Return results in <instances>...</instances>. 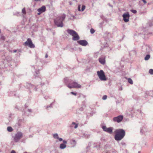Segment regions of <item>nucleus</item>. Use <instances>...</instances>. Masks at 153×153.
Listing matches in <instances>:
<instances>
[{"mask_svg": "<svg viewBox=\"0 0 153 153\" xmlns=\"http://www.w3.org/2000/svg\"><path fill=\"white\" fill-rule=\"evenodd\" d=\"M102 128L103 131L111 134L112 133L113 128L112 127L107 128L105 126H102Z\"/></svg>", "mask_w": 153, "mask_h": 153, "instance_id": "nucleus-10", "label": "nucleus"}, {"mask_svg": "<svg viewBox=\"0 0 153 153\" xmlns=\"http://www.w3.org/2000/svg\"><path fill=\"white\" fill-rule=\"evenodd\" d=\"M140 131L143 134H145L147 131V129L145 127L143 126L141 128Z\"/></svg>", "mask_w": 153, "mask_h": 153, "instance_id": "nucleus-15", "label": "nucleus"}, {"mask_svg": "<svg viewBox=\"0 0 153 153\" xmlns=\"http://www.w3.org/2000/svg\"><path fill=\"white\" fill-rule=\"evenodd\" d=\"M143 48L145 50H143V51L146 53H149L151 51L150 48L149 46H143Z\"/></svg>", "mask_w": 153, "mask_h": 153, "instance_id": "nucleus-12", "label": "nucleus"}, {"mask_svg": "<svg viewBox=\"0 0 153 153\" xmlns=\"http://www.w3.org/2000/svg\"><path fill=\"white\" fill-rule=\"evenodd\" d=\"M123 118V116L122 115H120L117 117L113 118V121L114 122L119 123L122 121Z\"/></svg>", "mask_w": 153, "mask_h": 153, "instance_id": "nucleus-8", "label": "nucleus"}, {"mask_svg": "<svg viewBox=\"0 0 153 153\" xmlns=\"http://www.w3.org/2000/svg\"><path fill=\"white\" fill-rule=\"evenodd\" d=\"M80 7H81L80 5H79L78 6V10L79 11H81Z\"/></svg>", "mask_w": 153, "mask_h": 153, "instance_id": "nucleus-35", "label": "nucleus"}, {"mask_svg": "<svg viewBox=\"0 0 153 153\" xmlns=\"http://www.w3.org/2000/svg\"><path fill=\"white\" fill-rule=\"evenodd\" d=\"M149 73L151 74H153V69H150L149 71Z\"/></svg>", "mask_w": 153, "mask_h": 153, "instance_id": "nucleus-27", "label": "nucleus"}, {"mask_svg": "<svg viewBox=\"0 0 153 153\" xmlns=\"http://www.w3.org/2000/svg\"><path fill=\"white\" fill-rule=\"evenodd\" d=\"M48 56V55L47 54H46L45 56V58H47Z\"/></svg>", "mask_w": 153, "mask_h": 153, "instance_id": "nucleus-43", "label": "nucleus"}, {"mask_svg": "<svg viewBox=\"0 0 153 153\" xmlns=\"http://www.w3.org/2000/svg\"><path fill=\"white\" fill-rule=\"evenodd\" d=\"M32 67V68H34V69H35V67L34 66H33Z\"/></svg>", "mask_w": 153, "mask_h": 153, "instance_id": "nucleus-48", "label": "nucleus"}, {"mask_svg": "<svg viewBox=\"0 0 153 153\" xmlns=\"http://www.w3.org/2000/svg\"><path fill=\"white\" fill-rule=\"evenodd\" d=\"M22 12L24 14H25L26 13V11L25 8H24L22 9Z\"/></svg>", "mask_w": 153, "mask_h": 153, "instance_id": "nucleus-31", "label": "nucleus"}, {"mask_svg": "<svg viewBox=\"0 0 153 153\" xmlns=\"http://www.w3.org/2000/svg\"><path fill=\"white\" fill-rule=\"evenodd\" d=\"M115 135L114 136V138L117 141L121 140L125 135V131L123 129H117L115 131Z\"/></svg>", "mask_w": 153, "mask_h": 153, "instance_id": "nucleus-2", "label": "nucleus"}, {"mask_svg": "<svg viewBox=\"0 0 153 153\" xmlns=\"http://www.w3.org/2000/svg\"><path fill=\"white\" fill-rule=\"evenodd\" d=\"M53 103H51L50 105L49 106H47L46 107V108L47 109H48V108H51L52 107V105L53 104Z\"/></svg>", "mask_w": 153, "mask_h": 153, "instance_id": "nucleus-33", "label": "nucleus"}, {"mask_svg": "<svg viewBox=\"0 0 153 153\" xmlns=\"http://www.w3.org/2000/svg\"><path fill=\"white\" fill-rule=\"evenodd\" d=\"M67 31L68 33L73 36V40L77 41L80 39L79 36L77 33L74 30L68 29L67 30Z\"/></svg>", "mask_w": 153, "mask_h": 153, "instance_id": "nucleus-4", "label": "nucleus"}, {"mask_svg": "<svg viewBox=\"0 0 153 153\" xmlns=\"http://www.w3.org/2000/svg\"><path fill=\"white\" fill-rule=\"evenodd\" d=\"M64 82L68 87L70 88H80L81 85L77 82L71 79H69L67 77L64 79Z\"/></svg>", "mask_w": 153, "mask_h": 153, "instance_id": "nucleus-1", "label": "nucleus"}, {"mask_svg": "<svg viewBox=\"0 0 153 153\" xmlns=\"http://www.w3.org/2000/svg\"><path fill=\"white\" fill-rule=\"evenodd\" d=\"M46 10V7L45 6H43L41 8L38 9L37 10V11L40 13H42L44 12Z\"/></svg>", "mask_w": 153, "mask_h": 153, "instance_id": "nucleus-13", "label": "nucleus"}, {"mask_svg": "<svg viewBox=\"0 0 153 153\" xmlns=\"http://www.w3.org/2000/svg\"><path fill=\"white\" fill-rule=\"evenodd\" d=\"M71 93L74 95H76V93L74 92H71Z\"/></svg>", "mask_w": 153, "mask_h": 153, "instance_id": "nucleus-36", "label": "nucleus"}, {"mask_svg": "<svg viewBox=\"0 0 153 153\" xmlns=\"http://www.w3.org/2000/svg\"><path fill=\"white\" fill-rule=\"evenodd\" d=\"M41 13H40V12H39V13H37V14L39 15H40Z\"/></svg>", "mask_w": 153, "mask_h": 153, "instance_id": "nucleus-49", "label": "nucleus"}, {"mask_svg": "<svg viewBox=\"0 0 153 153\" xmlns=\"http://www.w3.org/2000/svg\"><path fill=\"white\" fill-rule=\"evenodd\" d=\"M53 138L55 139H58L59 138V137L58 136V135L57 134V133L54 134L53 135Z\"/></svg>", "mask_w": 153, "mask_h": 153, "instance_id": "nucleus-20", "label": "nucleus"}, {"mask_svg": "<svg viewBox=\"0 0 153 153\" xmlns=\"http://www.w3.org/2000/svg\"><path fill=\"white\" fill-rule=\"evenodd\" d=\"M28 85L30 86L31 85L30 84H28Z\"/></svg>", "mask_w": 153, "mask_h": 153, "instance_id": "nucleus-52", "label": "nucleus"}, {"mask_svg": "<svg viewBox=\"0 0 153 153\" xmlns=\"http://www.w3.org/2000/svg\"><path fill=\"white\" fill-rule=\"evenodd\" d=\"M102 23H101L100 24V27L101 28L102 27Z\"/></svg>", "mask_w": 153, "mask_h": 153, "instance_id": "nucleus-45", "label": "nucleus"}, {"mask_svg": "<svg viewBox=\"0 0 153 153\" xmlns=\"http://www.w3.org/2000/svg\"><path fill=\"white\" fill-rule=\"evenodd\" d=\"M17 50H14L13 51V53H16L17 52Z\"/></svg>", "mask_w": 153, "mask_h": 153, "instance_id": "nucleus-44", "label": "nucleus"}, {"mask_svg": "<svg viewBox=\"0 0 153 153\" xmlns=\"http://www.w3.org/2000/svg\"><path fill=\"white\" fill-rule=\"evenodd\" d=\"M23 133L20 131H18L14 137V141L16 143L18 142L23 137Z\"/></svg>", "mask_w": 153, "mask_h": 153, "instance_id": "nucleus-5", "label": "nucleus"}, {"mask_svg": "<svg viewBox=\"0 0 153 153\" xmlns=\"http://www.w3.org/2000/svg\"><path fill=\"white\" fill-rule=\"evenodd\" d=\"M107 98V96L106 95L103 96L102 97V99L103 100H105Z\"/></svg>", "mask_w": 153, "mask_h": 153, "instance_id": "nucleus-30", "label": "nucleus"}, {"mask_svg": "<svg viewBox=\"0 0 153 153\" xmlns=\"http://www.w3.org/2000/svg\"><path fill=\"white\" fill-rule=\"evenodd\" d=\"M63 143L64 144H66L67 143V141L65 140H63Z\"/></svg>", "mask_w": 153, "mask_h": 153, "instance_id": "nucleus-39", "label": "nucleus"}, {"mask_svg": "<svg viewBox=\"0 0 153 153\" xmlns=\"http://www.w3.org/2000/svg\"><path fill=\"white\" fill-rule=\"evenodd\" d=\"M1 30H0V35H1Z\"/></svg>", "mask_w": 153, "mask_h": 153, "instance_id": "nucleus-50", "label": "nucleus"}, {"mask_svg": "<svg viewBox=\"0 0 153 153\" xmlns=\"http://www.w3.org/2000/svg\"><path fill=\"white\" fill-rule=\"evenodd\" d=\"M6 58L8 61H10L12 60L11 58L9 56H7Z\"/></svg>", "mask_w": 153, "mask_h": 153, "instance_id": "nucleus-24", "label": "nucleus"}, {"mask_svg": "<svg viewBox=\"0 0 153 153\" xmlns=\"http://www.w3.org/2000/svg\"><path fill=\"white\" fill-rule=\"evenodd\" d=\"M65 18V15L63 14L56 17L54 20L55 25L57 27H62L63 26V21Z\"/></svg>", "mask_w": 153, "mask_h": 153, "instance_id": "nucleus-3", "label": "nucleus"}, {"mask_svg": "<svg viewBox=\"0 0 153 153\" xmlns=\"http://www.w3.org/2000/svg\"><path fill=\"white\" fill-rule=\"evenodd\" d=\"M90 32L91 34H93L95 32V30L92 28L90 30Z\"/></svg>", "mask_w": 153, "mask_h": 153, "instance_id": "nucleus-26", "label": "nucleus"}, {"mask_svg": "<svg viewBox=\"0 0 153 153\" xmlns=\"http://www.w3.org/2000/svg\"><path fill=\"white\" fill-rule=\"evenodd\" d=\"M7 130L9 132H11L13 131V129L11 127L8 126L7 128Z\"/></svg>", "mask_w": 153, "mask_h": 153, "instance_id": "nucleus-22", "label": "nucleus"}, {"mask_svg": "<svg viewBox=\"0 0 153 153\" xmlns=\"http://www.w3.org/2000/svg\"><path fill=\"white\" fill-rule=\"evenodd\" d=\"M18 126H20V124H18Z\"/></svg>", "mask_w": 153, "mask_h": 153, "instance_id": "nucleus-54", "label": "nucleus"}, {"mask_svg": "<svg viewBox=\"0 0 153 153\" xmlns=\"http://www.w3.org/2000/svg\"><path fill=\"white\" fill-rule=\"evenodd\" d=\"M25 46H28L30 48H34L35 47L34 45L33 44L32 40L30 38H28L27 40L24 43Z\"/></svg>", "mask_w": 153, "mask_h": 153, "instance_id": "nucleus-7", "label": "nucleus"}, {"mask_svg": "<svg viewBox=\"0 0 153 153\" xmlns=\"http://www.w3.org/2000/svg\"><path fill=\"white\" fill-rule=\"evenodd\" d=\"M34 90H35V91H36L37 90L36 87H35V88H34Z\"/></svg>", "mask_w": 153, "mask_h": 153, "instance_id": "nucleus-47", "label": "nucleus"}, {"mask_svg": "<svg viewBox=\"0 0 153 153\" xmlns=\"http://www.w3.org/2000/svg\"><path fill=\"white\" fill-rule=\"evenodd\" d=\"M131 11L132 13H137V11L136 10H131Z\"/></svg>", "mask_w": 153, "mask_h": 153, "instance_id": "nucleus-32", "label": "nucleus"}, {"mask_svg": "<svg viewBox=\"0 0 153 153\" xmlns=\"http://www.w3.org/2000/svg\"><path fill=\"white\" fill-rule=\"evenodd\" d=\"M10 153H16L15 151L14 150H12Z\"/></svg>", "mask_w": 153, "mask_h": 153, "instance_id": "nucleus-42", "label": "nucleus"}, {"mask_svg": "<svg viewBox=\"0 0 153 153\" xmlns=\"http://www.w3.org/2000/svg\"><path fill=\"white\" fill-rule=\"evenodd\" d=\"M60 141H61L63 139L62 138H60L59 137V138L58 139Z\"/></svg>", "mask_w": 153, "mask_h": 153, "instance_id": "nucleus-38", "label": "nucleus"}, {"mask_svg": "<svg viewBox=\"0 0 153 153\" xmlns=\"http://www.w3.org/2000/svg\"><path fill=\"white\" fill-rule=\"evenodd\" d=\"M72 128H76L78 127V124L74 122H73L70 126Z\"/></svg>", "mask_w": 153, "mask_h": 153, "instance_id": "nucleus-17", "label": "nucleus"}, {"mask_svg": "<svg viewBox=\"0 0 153 153\" xmlns=\"http://www.w3.org/2000/svg\"><path fill=\"white\" fill-rule=\"evenodd\" d=\"M109 6H111V7H112V5H109Z\"/></svg>", "mask_w": 153, "mask_h": 153, "instance_id": "nucleus-51", "label": "nucleus"}, {"mask_svg": "<svg viewBox=\"0 0 153 153\" xmlns=\"http://www.w3.org/2000/svg\"><path fill=\"white\" fill-rule=\"evenodd\" d=\"M27 111L29 112H32V110L31 109H28L27 110Z\"/></svg>", "mask_w": 153, "mask_h": 153, "instance_id": "nucleus-41", "label": "nucleus"}, {"mask_svg": "<svg viewBox=\"0 0 153 153\" xmlns=\"http://www.w3.org/2000/svg\"><path fill=\"white\" fill-rule=\"evenodd\" d=\"M99 79L102 81H105L107 80L104 73L103 70H100L97 72Z\"/></svg>", "mask_w": 153, "mask_h": 153, "instance_id": "nucleus-6", "label": "nucleus"}, {"mask_svg": "<svg viewBox=\"0 0 153 153\" xmlns=\"http://www.w3.org/2000/svg\"><path fill=\"white\" fill-rule=\"evenodd\" d=\"M24 153H27V152H24Z\"/></svg>", "mask_w": 153, "mask_h": 153, "instance_id": "nucleus-56", "label": "nucleus"}, {"mask_svg": "<svg viewBox=\"0 0 153 153\" xmlns=\"http://www.w3.org/2000/svg\"><path fill=\"white\" fill-rule=\"evenodd\" d=\"M72 17H73V19H75V16H72Z\"/></svg>", "mask_w": 153, "mask_h": 153, "instance_id": "nucleus-46", "label": "nucleus"}, {"mask_svg": "<svg viewBox=\"0 0 153 153\" xmlns=\"http://www.w3.org/2000/svg\"><path fill=\"white\" fill-rule=\"evenodd\" d=\"M19 14H20L19 13L16 12V13H14L13 14H14V15H16L17 16H19Z\"/></svg>", "mask_w": 153, "mask_h": 153, "instance_id": "nucleus-34", "label": "nucleus"}, {"mask_svg": "<svg viewBox=\"0 0 153 153\" xmlns=\"http://www.w3.org/2000/svg\"><path fill=\"white\" fill-rule=\"evenodd\" d=\"M89 136V135L86 134H83V137L85 138H88Z\"/></svg>", "mask_w": 153, "mask_h": 153, "instance_id": "nucleus-25", "label": "nucleus"}, {"mask_svg": "<svg viewBox=\"0 0 153 153\" xmlns=\"http://www.w3.org/2000/svg\"><path fill=\"white\" fill-rule=\"evenodd\" d=\"M66 147V145L64 143H61L60 144L59 148L61 149H64Z\"/></svg>", "mask_w": 153, "mask_h": 153, "instance_id": "nucleus-18", "label": "nucleus"}, {"mask_svg": "<svg viewBox=\"0 0 153 153\" xmlns=\"http://www.w3.org/2000/svg\"><path fill=\"white\" fill-rule=\"evenodd\" d=\"M123 17V20L126 22H127L129 21L130 15L128 12L125 13L122 16Z\"/></svg>", "mask_w": 153, "mask_h": 153, "instance_id": "nucleus-9", "label": "nucleus"}, {"mask_svg": "<svg viewBox=\"0 0 153 153\" xmlns=\"http://www.w3.org/2000/svg\"><path fill=\"white\" fill-rule=\"evenodd\" d=\"M142 1H143L145 4L146 3V1L145 0H142Z\"/></svg>", "mask_w": 153, "mask_h": 153, "instance_id": "nucleus-40", "label": "nucleus"}, {"mask_svg": "<svg viewBox=\"0 0 153 153\" xmlns=\"http://www.w3.org/2000/svg\"><path fill=\"white\" fill-rule=\"evenodd\" d=\"M128 82L130 84H133V82L132 80L130 78L128 79Z\"/></svg>", "mask_w": 153, "mask_h": 153, "instance_id": "nucleus-23", "label": "nucleus"}, {"mask_svg": "<svg viewBox=\"0 0 153 153\" xmlns=\"http://www.w3.org/2000/svg\"><path fill=\"white\" fill-rule=\"evenodd\" d=\"M0 40H1L3 41H4L5 39V37L2 35V34L0 35Z\"/></svg>", "mask_w": 153, "mask_h": 153, "instance_id": "nucleus-21", "label": "nucleus"}, {"mask_svg": "<svg viewBox=\"0 0 153 153\" xmlns=\"http://www.w3.org/2000/svg\"><path fill=\"white\" fill-rule=\"evenodd\" d=\"M77 42L80 45L83 46H86L88 44L87 42L85 40H80L77 41Z\"/></svg>", "mask_w": 153, "mask_h": 153, "instance_id": "nucleus-11", "label": "nucleus"}, {"mask_svg": "<svg viewBox=\"0 0 153 153\" xmlns=\"http://www.w3.org/2000/svg\"><path fill=\"white\" fill-rule=\"evenodd\" d=\"M150 57V56L149 54L147 55L144 58V59L146 60H148L149 59Z\"/></svg>", "mask_w": 153, "mask_h": 153, "instance_id": "nucleus-19", "label": "nucleus"}, {"mask_svg": "<svg viewBox=\"0 0 153 153\" xmlns=\"http://www.w3.org/2000/svg\"><path fill=\"white\" fill-rule=\"evenodd\" d=\"M49 97L48 96H45L44 97L45 99V100H47L48 99V98Z\"/></svg>", "mask_w": 153, "mask_h": 153, "instance_id": "nucleus-37", "label": "nucleus"}, {"mask_svg": "<svg viewBox=\"0 0 153 153\" xmlns=\"http://www.w3.org/2000/svg\"><path fill=\"white\" fill-rule=\"evenodd\" d=\"M99 61L100 63L104 65L105 63V57H101L99 58Z\"/></svg>", "mask_w": 153, "mask_h": 153, "instance_id": "nucleus-14", "label": "nucleus"}, {"mask_svg": "<svg viewBox=\"0 0 153 153\" xmlns=\"http://www.w3.org/2000/svg\"><path fill=\"white\" fill-rule=\"evenodd\" d=\"M77 113H79V112L78 111H77Z\"/></svg>", "mask_w": 153, "mask_h": 153, "instance_id": "nucleus-53", "label": "nucleus"}, {"mask_svg": "<svg viewBox=\"0 0 153 153\" xmlns=\"http://www.w3.org/2000/svg\"><path fill=\"white\" fill-rule=\"evenodd\" d=\"M84 107H85V106H82V107L80 108L79 109V111H83L84 109Z\"/></svg>", "mask_w": 153, "mask_h": 153, "instance_id": "nucleus-29", "label": "nucleus"}, {"mask_svg": "<svg viewBox=\"0 0 153 153\" xmlns=\"http://www.w3.org/2000/svg\"><path fill=\"white\" fill-rule=\"evenodd\" d=\"M85 8V6L84 5H83L82 6L81 11H83Z\"/></svg>", "mask_w": 153, "mask_h": 153, "instance_id": "nucleus-28", "label": "nucleus"}, {"mask_svg": "<svg viewBox=\"0 0 153 153\" xmlns=\"http://www.w3.org/2000/svg\"><path fill=\"white\" fill-rule=\"evenodd\" d=\"M120 89H120L121 90H122V88H120Z\"/></svg>", "mask_w": 153, "mask_h": 153, "instance_id": "nucleus-55", "label": "nucleus"}, {"mask_svg": "<svg viewBox=\"0 0 153 153\" xmlns=\"http://www.w3.org/2000/svg\"><path fill=\"white\" fill-rule=\"evenodd\" d=\"M35 74H34V77L35 78H36V77H38V80L40 81V80H41L40 78L39 77V70H37L35 71Z\"/></svg>", "mask_w": 153, "mask_h": 153, "instance_id": "nucleus-16", "label": "nucleus"}]
</instances>
